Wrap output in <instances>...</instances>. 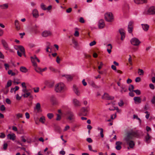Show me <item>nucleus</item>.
<instances>
[{"label": "nucleus", "instance_id": "29", "mask_svg": "<svg viewBox=\"0 0 155 155\" xmlns=\"http://www.w3.org/2000/svg\"><path fill=\"white\" fill-rule=\"evenodd\" d=\"M62 77H65L68 81H71L72 79V77L69 75H63Z\"/></svg>", "mask_w": 155, "mask_h": 155}, {"label": "nucleus", "instance_id": "23", "mask_svg": "<svg viewBox=\"0 0 155 155\" xmlns=\"http://www.w3.org/2000/svg\"><path fill=\"white\" fill-rule=\"evenodd\" d=\"M135 3L137 4H142L146 3L147 0H134Z\"/></svg>", "mask_w": 155, "mask_h": 155}, {"label": "nucleus", "instance_id": "46", "mask_svg": "<svg viewBox=\"0 0 155 155\" xmlns=\"http://www.w3.org/2000/svg\"><path fill=\"white\" fill-rule=\"evenodd\" d=\"M133 91H134L133 92H135L137 95H139L141 94L140 91L139 90H133Z\"/></svg>", "mask_w": 155, "mask_h": 155}, {"label": "nucleus", "instance_id": "26", "mask_svg": "<svg viewBox=\"0 0 155 155\" xmlns=\"http://www.w3.org/2000/svg\"><path fill=\"white\" fill-rule=\"evenodd\" d=\"M15 25L16 30H18L20 29V28L19 25V24L18 20H15Z\"/></svg>", "mask_w": 155, "mask_h": 155}, {"label": "nucleus", "instance_id": "5", "mask_svg": "<svg viewBox=\"0 0 155 155\" xmlns=\"http://www.w3.org/2000/svg\"><path fill=\"white\" fill-rule=\"evenodd\" d=\"M105 20L108 22H111L114 19L112 14L111 12H107L105 14Z\"/></svg>", "mask_w": 155, "mask_h": 155}, {"label": "nucleus", "instance_id": "45", "mask_svg": "<svg viewBox=\"0 0 155 155\" xmlns=\"http://www.w3.org/2000/svg\"><path fill=\"white\" fill-rule=\"evenodd\" d=\"M47 45H48L46 49V51L47 52H50L49 51V49H50V43L49 42L47 43Z\"/></svg>", "mask_w": 155, "mask_h": 155}, {"label": "nucleus", "instance_id": "36", "mask_svg": "<svg viewBox=\"0 0 155 155\" xmlns=\"http://www.w3.org/2000/svg\"><path fill=\"white\" fill-rule=\"evenodd\" d=\"M55 130L58 132L60 133L61 132V128L58 126H56L55 127Z\"/></svg>", "mask_w": 155, "mask_h": 155}, {"label": "nucleus", "instance_id": "12", "mask_svg": "<svg viewBox=\"0 0 155 155\" xmlns=\"http://www.w3.org/2000/svg\"><path fill=\"white\" fill-rule=\"evenodd\" d=\"M133 24L134 22L132 21H130L129 23L128 26V31L130 33H132L133 31Z\"/></svg>", "mask_w": 155, "mask_h": 155}, {"label": "nucleus", "instance_id": "56", "mask_svg": "<svg viewBox=\"0 0 155 155\" xmlns=\"http://www.w3.org/2000/svg\"><path fill=\"white\" fill-rule=\"evenodd\" d=\"M96 44V42L95 41H93L91 42L89 44V45L91 46H93L94 45Z\"/></svg>", "mask_w": 155, "mask_h": 155}, {"label": "nucleus", "instance_id": "30", "mask_svg": "<svg viewBox=\"0 0 155 155\" xmlns=\"http://www.w3.org/2000/svg\"><path fill=\"white\" fill-rule=\"evenodd\" d=\"M138 74L140 76H143L144 74V71L143 70L138 68Z\"/></svg>", "mask_w": 155, "mask_h": 155}, {"label": "nucleus", "instance_id": "33", "mask_svg": "<svg viewBox=\"0 0 155 155\" xmlns=\"http://www.w3.org/2000/svg\"><path fill=\"white\" fill-rule=\"evenodd\" d=\"M19 47L18 49L19 50L22 54H25V52L24 48L21 45Z\"/></svg>", "mask_w": 155, "mask_h": 155}, {"label": "nucleus", "instance_id": "8", "mask_svg": "<svg viewBox=\"0 0 155 155\" xmlns=\"http://www.w3.org/2000/svg\"><path fill=\"white\" fill-rule=\"evenodd\" d=\"M89 110V108L88 107L82 108L81 110V114L80 115L86 116L88 114Z\"/></svg>", "mask_w": 155, "mask_h": 155}, {"label": "nucleus", "instance_id": "2", "mask_svg": "<svg viewBox=\"0 0 155 155\" xmlns=\"http://www.w3.org/2000/svg\"><path fill=\"white\" fill-rule=\"evenodd\" d=\"M22 87H23L22 90V96L24 97H29L30 98H32V96L31 95V93L28 91V90L27 89V87L25 82H23L21 84Z\"/></svg>", "mask_w": 155, "mask_h": 155}, {"label": "nucleus", "instance_id": "19", "mask_svg": "<svg viewBox=\"0 0 155 155\" xmlns=\"http://www.w3.org/2000/svg\"><path fill=\"white\" fill-rule=\"evenodd\" d=\"M2 44L4 48L6 50H8L9 49L8 44L6 41L4 40H2Z\"/></svg>", "mask_w": 155, "mask_h": 155}, {"label": "nucleus", "instance_id": "1", "mask_svg": "<svg viewBox=\"0 0 155 155\" xmlns=\"http://www.w3.org/2000/svg\"><path fill=\"white\" fill-rule=\"evenodd\" d=\"M139 136L137 131L130 130L126 133L124 135V140L127 145L129 146L127 147L128 149L130 148H133L135 145V143L133 140L134 137H137Z\"/></svg>", "mask_w": 155, "mask_h": 155}, {"label": "nucleus", "instance_id": "38", "mask_svg": "<svg viewBox=\"0 0 155 155\" xmlns=\"http://www.w3.org/2000/svg\"><path fill=\"white\" fill-rule=\"evenodd\" d=\"M39 120L40 122L42 124H44L45 121V117L44 116L41 117L40 118Z\"/></svg>", "mask_w": 155, "mask_h": 155}, {"label": "nucleus", "instance_id": "10", "mask_svg": "<svg viewBox=\"0 0 155 155\" xmlns=\"http://www.w3.org/2000/svg\"><path fill=\"white\" fill-rule=\"evenodd\" d=\"M34 110L37 113L42 112L41 104L40 103H38L36 104L35 107L34 108Z\"/></svg>", "mask_w": 155, "mask_h": 155}, {"label": "nucleus", "instance_id": "61", "mask_svg": "<svg viewBox=\"0 0 155 155\" xmlns=\"http://www.w3.org/2000/svg\"><path fill=\"white\" fill-rule=\"evenodd\" d=\"M87 141L89 143H91L92 142V140L90 138H87L86 139Z\"/></svg>", "mask_w": 155, "mask_h": 155}, {"label": "nucleus", "instance_id": "13", "mask_svg": "<svg viewBox=\"0 0 155 155\" xmlns=\"http://www.w3.org/2000/svg\"><path fill=\"white\" fill-rule=\"evenodd\" d=\"M51 32L49 31L45 30L43 31L41 34V35L44 37H46L51 36Z\"/></svg>", "mask_w": 155, "mask_h": 155}, {"label": "nucleus", "instance_id": "14", "mask_svg": "<svg viewBox=\"0 0 155 155\" xmlns=\"http://www.w3.org/2000/svg\"><path fill=\"white\" fill-rule=\"evenodd\" d=\"M73 104L76 107H79L81 105V103L80 102L75 98L73 100Z\"/></svg>", "mask_w": 155, "mask_h": 155}, {"label": "nucleus", "instance_id": "18", "mask_svg": "<svg viewBox=\"0 0 155 155\" xmlns=\"http://www.w3.org/2000/svg\"><path fill=\"white\" fill-rule=\"evenodd\" d=\"M99 28H102L105 26V23L104 21L103 20H100L99 22Z\"/></svg>", "mask_w": 155, "mask_h": 155}, {"label": "nucleus", "instance_id": "53", "mask_svg": "<svg viewBox=\"0 0 155 155\" xmlns=\"http://www.w3.org/2000/svg\"><path fill=\"white\" fill-rule=\"evenodd\" d=\"M17 117L18 118H21L22 117V115L21 114L18 113L16 114Z\"/></svg>", "mask_w": 155, "mask_h": 155}, {"label": "nucleus", "instance_id": "31", "mask_svg": "<svg viewBox=\"0 0 155 155\" xmlns=\"http://www.w3.org/2000/svg\"><path fill=\"white\" fill-rule=\"evenodd\" d=\"M20 70L22 72L24 73H26L28 71L27 69L25 67L23 66L20 67Z\"/></svg>", "mask_w": 155, "mask_h": 155}, {"label": "nucleus", "instance_id": "6", "mask_svg": "<svg viewBox=\"0 0 155 155\" xmlns=\"http://www.w3.org/2000/svg\"><path fill=\"white\" fill-rule=\"evenodd\" d=\"M67 119L70 121H73L74 118L73 113L71 111H68L66 114Z\"/></svg>", "mask_w": 155, "mask_h": 155}, {"label": "nucleus", "instance_id": "11", "mask_svg": "<svg viewBox=\"0 0 155 155\" xmlns=\"http://www.w3.org/2000/svg\"><path fill=\"white\" fill-rule=\"evenodd\" d=\"M103 99H105L107 100H111L114 99V97L112 96H110L108 94L105 93L102 97Z\"/></svg>", "mask_w": 155, "mask_h": 155}, {"label": "nucleus", "instance_id": "25", "mask_svg": "<svg viewBox=\"0 0 155 155\" xmlns=\"http://www.w3.org/2000/svg\"><path fill=\"white\" fill-rule=\"evenodd\" d=\"M73 89L74 91L76 94L78 96L80 94V92L78 90V88L75 85H74Z\"/></svg>", "mask_w": 155, "mask_h": 155}, {"label": "nucleus", "instance_id": "15", "mask_svg": "<svg viewBox=\"0 0 155 155\" xmlns=\"http://www.w3.org/2000/svg\"><path fill=\"white\" fill-rule=\"evenodd\" d=\"M119 32L121 36V39L123 40L125 37V33L124 30L122 28L119 30Z\"/></svg>", "mask_w": 155, "mask_h": 155}, {"label": "nucleus", "instance_id": "64", "mask_svg": "<svg viewBox=\"0 0 155 155\" xmlns=\"http://www.w3.org/2000/svg\"><path fill=\"white\" fill-rule=\"evenodd\" d=\"M107 48L108 49L111 50L112 48V46L111 44H109L107 45Z\"/></svg>", "mask_w": 155, "mask_h": 155}, {"label": "nucleus", "instance_id": "40", "mask_svg": "<svg viewBox=\"0 0 155 155\" xmlns=\"http://www.w3.org/2000/svg\"><path fill=\"white\" fill-rule=\"evenodd\" d=\"M134 86L133 85L131 84L130 85L128 89L130 91L133 92V90H134Z\"/></svg>", "mask_w": 155, "mask_h": 155}, {"label": "nucleus", "instance_id": "49", "mask_svg": "<svg viewBox=\"0 0 155 155\" xmlns=\"http://www.w3.org/2000/svg\"><path fill=\"white\" fill-rule=\"evenodd\" d=\"M47 116L49 119H51L53 117V115L51 113H48L47 114Z\"/></svg>", "mask_w": 155, "mask_h": 155}, {"label": "nucleus", "instance_id": "16", "mask_svg": "<svg viewBox=\"0 0 155 155\" xmlns=\"http://www.w3.org/2000/svg\"><path fill=\"white\" fill-rule=\"evenodd\" d=\"M120 88L121 89L120 90V92L122 94H123L124 92H125L127 91V89L126 87V86L124 84H121V86Z\"/></svg>", "mask_w": 155, "mask_h": 155}, {"label": "nucleus", "instance_id": "35", "mask_svg": "<svg viewBox=\"0 0 155 155\" xmlns=\"http://www.w3.org/2000/svg\"><path fill=\"white\" fill-rule=\"evenodd\" d=\"M40 7L41 9L43 10H46V5L43 3H41L40 5Z\"/></svg>", "mask_w": 155, "mask_h": 155}, {"label": "nucleus", "instance_id": "21", "mask_svg": "<svg viewBox=\"0 0 155 155\" xmlns=\"http://www.w3.org/2000/svg\"><path fill=\"white\" fill-rule=\"evenodd\" d=\"M122 144V142L120 141H117L116 143V149L118 150H120L121 148V145Z\"/></svg>", "mask_w": 155, "mask_h": 155}, {"label": "nucleus", "instance_id": "54", "mask_svg": "<svg viewBox=\"0 0 155 155\" xmlns=\"http://www.w3.org/2000/svg\"><path fill=\"white\" fill-rule=\"evenodd\" d=\"M34 92L35 93H38L39 92V88L38 87H37L35 88H33Z\"/></svg>", "mask_w": 155, "mask_h": 155}, {"label": "nucleus", "instance_id": "32", "mask_svg": "<svg viewBox=\"0 0 155 155\" xmlns=\"http://www.w3.org/2000/svg\"><path fill=\"white\" fill-rule=\"evenodd\" d=\"M38 28V26L35 25L32 26L31 28V30L32 31H34L35 33L37 32V28Z\"/></svg>", "mask_w": 155, "mask_h": 155}, {"label": "nucleus", "instance_id": "52", "mask_svg": "<svg viewBox=\"0 0 155 155\" xmlns=\"http://www.w3.org/2000/svg\"><path fill=\"white\" fill-rule=\"evenodd\" d=\"M145 113L146 114L145 116L146 118L147 119H148L150 116V114H149L148 112L146 111L145 112Z\"/></svg>", "mask_w": 155, "mask_h": 155}, {"label": "nucleus", "instance_id": "39", "mask_svg": "<svg viewBox=\"0 0 155 155\" xmlns=\"http://www.w3.org/2000/svg\"><path fill=\"white\" fill-rule=\"evenodd\" d=\"M2 91L4 92L5 94H6L8 93L9 91V89L8 88H6L5 87L4 89H2Z\"/></svg>", "mask_w": 155, "mask_h": 155}, {"label": "nucleus", "instance_id": "17", "mask_svg": "<svg viewBox=\"0 0 155 155\" xmlns=\"http://www.w3.org/2000/svg\"><path fill=\"white\" fill-rule=\"evenodd\" d=\"M7 138L12 140H14L16 139V136L15 134L12 133V134H8L7 136Z\"/></svg>", "mask_w": 155, "mask_h": 155}, {"label": "nucleus", "instance_id": "7", "mask_svg": "<svg viewBox=\"0 0 155 155\" xmlns=\"http://www.w3.org/2000/svg\"><path fill=\"white\" fill-rule=\"evenodd\" d=\"M144 13L145 14L155 15V7L151 6L147 10H145Z\"/></svg>", "mask_w": 155, "mask_h": 155}, {"label": "nucleus", "instance_id": "28", "mask_svg": "<svg viewBox=\"0 0 155 155\" xmlns=\"http://www.w3.org/2000/svg\"><path fill=\"white\" fill-rule=\"evenodd\" d=\"M151 137L149 135L148 133H147V135L145 136V141L147 143H149L150 142V139Z\"/></svg>", "mask_w": 155, "mask_h": 155}, {"label": "nucleus", "instance_id": "9", "mask_svg": "<svg viewBox=\"0 0 155 155\" xmlns=\"http://www.w3.org/2000/svg\"><path fill=\"white\" fill-rule=\"evenodd\" d=\"M130 42L132 44L135 46H138L140 42L139 40L136 38H132L130 41Z\"/></svg>", "mask_w": 155, "mask_h": 155}, {"label": "nucleus", "instance_id": "63", "mask_svg": "<svg viewBox=\"0 0 155 155\" xmlns=\"http://www.w3.org/2000/svg\"><path fill=\"white\" fill-rule=\"evenodd\" d=\"M52 8V6L51 5H50L47 8H46V10H48V11H50Z\"/></svg>", "mask_w": 155, "mask_h": 155}, {"label": "nucleus", "instance_id": "43", "mask_svg": "<svg viewBox=\"0 0 155 155\" xmlns=\"http://www.w3.org/2000/svg\"><path fill=\"white\" fill-rule=\"evenodd\" d=\"M49 69L51 71L54 72H56L57 71V70H56L53 67L50 66L49 67Z\"/></svg>", "mask_w": 155, "mask_h": 155}, {"label": "nucleus", "instance_id": "60", "mask_svg": "<svg viewBox=\"0 0 155 155\" xmlns=\"http://www.w3.org/2000/svg\"><path fill=\"white\" fill-rule=\"evenodd\" d=\"M60 58H59V56H57L56 58V61L58 64L60 63Z\"/></svg>", "mask_w": 155, "mask_h": 155}, {"label": "nucleus", "instance_id": "3", "mask_svg": "<svg viewBox=\"0 0 155 155\" xmlns=\"http://www.w3.org/2000/svg\"><path fill=\"white\" fill-rule=\"evenodd\" d=\"M31 60L33 64V65L35 67H36L35 68V71L38 72H41V68H37V64L36 63L35 61H37L38 62H40V60L35 55L31 57Z\"/></svg>", "mask_w": 155, "mask_h": 155}, {"label": "nucleus", "instance_id": "55", "mask_svg": "<svg viewBox=\"0 0 155 155\" xmlns=\"http://www.w3.org/2000/svg\"><path fill=\"white\" fill-rule=\"evenodd\" d=\"M141 81V78L139 77H138L136 78L135 81L136 82H139Z\"/></svg>", "mask_w": 155, "mask_h": 155}, {"label": "nucleus", "instance_id": "47", "mask_svg": "<svg viewBox=\"0 0 155 155\" xmlns=\"http://www.w3.org/2000/svg\"><path fill=\"white\" fill-rule=\"evenodd\" d=\"M91 86L93 87H94V88H99V86L96 85L95 84V83H94V82H93L91 83Z\"/></svg>", "mask_w": 155, "mask_h": 155}, {"label": "nucleus", "instance_id": "62", "mask_svg": "<svg viewBox=\"0 0 155 155\" xmlns=\"http://www.w3.org/2000/svg\"><path fill=\"white\" fill-rule=\"evenodd\" d=\"M151 102L153 104H155V96H153V97L152 99L151 100Z\"/></svg>", "mask_w": 155, "mask_h": 155}, {"label": "nucleus", "instance_id": "59", "mask_svg": "<svg viewBox=\"0 0 155 155\" xmlns=\"http://www.w3.org/2000/svg\"><path fill=\"white\" fill-rule=\"evenodd\" d=\"M5 137V135L4 133H1V134L0 135V138H4Z\"/></svg>", "mask_w": 155, "mask_h": 155}, {"label": "nucleus", "instance_id": "58", "mask_svg": "<svg viewBox=\"0 0 155 155\" xmlns=\"http://www.w3.org/2000/svg\"><path fill=\"white\" fill-rule=\"evenodd\" d=\"M5 109V107L3 105H2L0 107V110L1 111H3Z\"/></svg>", "mask_w": 155, "mask_h": 155}, {"label": "nucleus", "instance_id": "22", "mask_svg": "<svg viewBox=\"0 0 155 155\" xmlns=\"http://www.w3.org/2000/svg\"><path fill=\"white\" fill-rule=\"evenodd\" d=\"M134 100L135 104L140 103L141 102V99L140 97H135Z\"/></svg>", "mask_w": 155, "mask_h": 155}, {"label": "nucleus", "instance_id": "51", "mask_svg": "<svg viewBox=\"0 0 155 155\" xmlns=\"http://www.w3.org/2000/svg\"><path fill=\"white\" fill-rule=\"evenodd\" d=\"M4 66L5 67L6 70H7L9 69V66L8 64L6 63L5 64Z\"/></svg>", "mask_w": 155, "mask_h": 155}, {"label": "nucleus", "instance_id": "42", "mask_svg": "<svg viewBox=\"0 0 155 155\" xmlns=\"http://www.w3.org/2000/svg\"><path fill=\"white\" fill-rule=\"evenodd\" d=\"M97 64L99 65L98 66V69L99 70H100L101 69L103 65V64L102 62H98Z\"/></svg>", "mask_w": 155, "mask_h": 155}, {"label": "nucleus", "instance_id": "20", "mask_svg": "<svg viewBox=\"0 0 155 155\" xmlns=\"http://www.w3.org/2000/svg\"><path fill=\"white\" fill-rule=\"evenodd\" d=\"M32 15L35 18H37L38 17V12L37 9H35L33 10Z\"/></svg>", "mask_w": 155, "mask_h": 155}, {"label": "nucleus", "instance_id": "4", "mask_svg": "<svg viewBox=\"0 0 155 155\" xmlns=\"http://www.w3.org/2000/svg\"><path fill=\"white\" fill-rule=\"evenodd\" d=\"M66 89L64 84L62 83H58L55 86V91L57 92H63L66 90Z\"/></svg>", "mask_w": 155, "mask_h": 155}, {"label": "nucleus", "instance_id": "24", "mask_svg": "<svg viewBox=\"0 0 155 155\" xmlns=\"http://www.w3.org/2000/svg\"><path fill=\"white\" fill-rule=\"evenodd\" d=\"M141 26L143 29L145 31H147L149 28V25L147 24H142Z\"/></svg>", "mask_w": 155, "mask_h": 155}, {"label": "nucleus", "instance_id": "50", "mask_svg": "<svg viewBox=\"0 0 155 155\" xmlns=\"http://www.w3.org/2000/svg\"><path fill=\"white\" fill-rule=\"evenodd\" d=\"M79 21L80 22L82 23H84L85 22V21H84L83 18L82 17H81L80 18Z\"/></svg>", "mask_w": 155, "mask_h": 155}, {"label": "nucleus", "instance_id": "27", "mask_svg": "<svg viewBox=\"0 0 155 155\" xmlns=\"http://www.w3.org/2000/svg\"><path fill=\"white\" fill-rule=\"evenodd\" d=\"M8 4L7 3L0 5V8L2 9H6L8 8Z\"/></svg>", "mask_w": 155, "mask_h": 155}, {"label": "nucleus", "instance_id": "44", "mask_svg": "<svg viewBox=\"0 0 155 155\" xmlns=\"http://www.w3.org/2000/svg\"><path fill=\"white\" fill-rule=\"evenodd\" d=\"M8 146V144L7 143H5L3 144V149L4 150H7Z\"/></svg>", "mask_w": 155, "mask_h": 155}, {"label": "nucleus", "instance_id": "57", "mask_svg": "<svg viewBox=\"0 0 155 155\" xmlns=\"http://www.w3.org/2000/svg\"><path fill=\"white\" fill-rule=\"evenodd\" d=\"M124 103L123 101L122 100L120 101L118 103V105L120 107H121L122 106H123L124 105Z\"/></svg>", "mask_w": 155, "mask_h": 155}, {"label": "nucleus", "instance_id": "41", "mask_svg": "<svg viewBox=\"0 0 155 155\" xmlns=\"http://www.w3.org/2000/svg\"><path fill=\"white\" fill-rule=\"evenodd\" d=\"M72 43L74 45V47L76 48L78 46V43L74 39L72 40Z\"/></svg>", "mask_w": 155, "mask_h": 155}, {"label": "nucleus", "instance_id": "34", "mask_svg": "<svg viewBox=\"0 0 155 155\" xmlns=\"http://www.w3.org/2000/svg\"><path fill=\"white\" fill-rule=\"evenodd\" d=\"M97 130H100V134L101 135V137L103 138L104 137V135L103 134V130L102 128H100L99 127H98L97 128Z\"/></svg>", "mask_w": 155, "mask_h": 155}, {"label": "nucleus", "instance_id": "37", "mask_svg": "<svg viewBox=\"0 0 155 155\" xmlns=\"http://www.w3.org/2000/svg\"><path fill=\"white\" fill-rule=\"evenodd\" d=\"M12 84V81L10 80H9L8 81L7 85L5 86V88H8L9 87L11 86Z\"/></svg>", "mask_w": 155, "mask_h": 155}, {"label": "nucleus", "instance_id": "48", "mask_svg": "<svg viewBox=\"0 0 155 155\" xmlns=\"http://www.w3.org/2000/svg\"><path fill=\"white\" fill-rule=\"evenodd\" d=\"M133 117L134 118H136L138 120L140 123H141V120L137 116V115H134L133 116Z\"/></svg>", "mask_w": 155, "mask_h": 155}]
</instances>
